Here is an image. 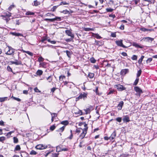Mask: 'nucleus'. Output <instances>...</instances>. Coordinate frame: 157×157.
Here are the masks:
<instances>
[{
	"label": "nucleus",
	"mask_w": 157,
	"mask_h": 157,
	"mask_svg": "<svg viewBox=\"0 0 157 157\" xmlns=\"http://www.w3.org/2000/svg\"><path fill=\"white\" fill-rule=\"evenodd\" d=\"M51 115L52 116V117H53V118H54L55 117H56L57 116V114L56 113H52L50 112Z\"/></svg>",
	"instance_id": "obj_37"
},
{
	"label": "nucleus",
	"mask_w": 157,
	"mask_h": 157,
	"mask_svg": "<svg viewBox=\"0 0 157 157\" xmlns=\"http://www.w3.org/2000/svg\"><path fill=\"white\" fill-rule=\"evenodd\" d=\"M46 15L47 16H50L51 17L52 16H55L54 14H53V13H47L46 14Z\"/></svg>",
	"instance_id": "obj_40"
},
{
	"label": "nucleus",
	"mask_w": 157,
	"mask_h": 157,
	"mask_svg": "<svg viewBox=\"0 0 157 157\" xmlns=\"http://www.w3.org/2000/svg\"><path fill=\"white\" fill-rule=\"evenodd\" d=\"M114 86L119 91H122L125 90L126 88L120 84H117Z\"/></svg>",
	"instance_id": "obj_4"
},
{
	"label": "nucleus",
	"mask_w": 157,
	"mask_h": 157,
	"mask_svg": "<svg viewBox=\"0 0 157 157\" xmlns=\"http://www.w3.org/2000/svg\"><path fill=\"white\" fill-rule=\"evenodd\" d=\"M43 74V71L41 70H38L36 72V74L38 75H40Z\"/></svg>",
	"instance_id": "obj_24"
},
{
	"label": "nucleus",
	"mask_w": 157,
	"mask_h": 157,
	"mask_svg": "<svg viewBox=\"0 0 157 157\" xmlns=\"http://www.w3.org/2000/svg\"><path fill=\"white\" fill-rule=\"evenodd\" d=\"M34 91L36 92H40V91L39 90L37 87H36L34 89Z\"/></svg>",
	"instance_id": "obj_55"
},
{
	"label": "nucleus",
	"mask_w": 157,
	"mask_h": 157,
	"mask_svg": "<svg viewBox=\"0 0 157 157\" xmlns=\"http://www.w3.org/2000/svg\"><path fill=\"white\" fill-rule=\"evenodd\" d=\"M90 61L92 63H94L96 62V60L93 57L91 58L90 59Z\"/></svg>",
	"instance_id": "obj_30"
},
{
	"label": "nucleus",
	"mask_w": 157,
	"mask_h": 157,
	"mask_svg": "<svg viewBox=\"0 0 157 157\" xmlns=\"http://www.w3.org/2000/svg\"><path fill=\"white\" fill-rule=\"evenodd\" d=\"M113 9L110 8H107L106 10L108 12H111L113 11Z\"/></svg>",
	"instance_id": "obj_52"
},
{
	"label": "nucleus",
	"mask_w": 157,
	"mask_h": 157,
	"mask_svg": "<svg viewBox=\"0 0 157 157\" xmlns=\"http://www.w3.org/2000/svg\"><path fill=\"white\" fill-rule=\"evenodd\" d=\"M140 30H141L144 32L147 31V29L145 28H141L140 29Z\"/></svg>",
	"instance_id": "obj_48"
},
{
	"label": "nucleus",
	"mask_w": 157,
	"mask_h": 157,
	"mask_svg": "<svg viewBox=\"0 0 157 157\" xmlns=\"http://www.w3.org/2000/svg\"><path fill=\"white\" fill-rule=\"evenodd\" d=\"M66 33L69 36H71L72 38H74V35L72 34L71 32L69 30H66L65 31Z\"/></svg>",
	"instance_id": "obj_9"
},
{
	"label": "nucleus",
	"mask_w": 157,
	"mask_h": 157,
	"mask_svg": "<svg viewBox=\"0 0 157 157\" xmlns=\"http://www.w3.org/2000/svg\"><path fill=\"white\" fill-rule=\"evenodd\" d=\"M61 124L65 125L64 126L67 125L68 124V122L67 121H63L61 122Z\"/></svg>",
	"instance_id": "obj_25"
},
{
	"label": "nucleus",
	"mask_w": 157,
	"mask_h": 157,
	"mask_svg": "<svg viewBox=\"0 0 157 157\" xmlns=\"http://www.w3.org/2000/svg\"><path fill=\"white\" fill-rule=\"evenodd\" d=\"M133 2L135 3V5H137L138 3L139 2V0H134Z\"/></svg>",
	"instance_id": "obj_63"
},
{
	"label": "nucleus",
	"mask_w": 157,
	"mask_h": 157,
	"mask_svg": "<svg viewBox=\"0 0 157 157\" xmlns=\"http://www.w3.org/2000/svg\"><path fill=\"white\" fill-rule=\"evenodd\" d=\"M44 59L41 56H40L38 58V61L39 62L43 61Z\"/></svg>",
	"instance_id": "obj_32"
},
{
	"label": "nucleus",
	"mask_w": 157,
	"mask_h": 157,
	"mask_svg": "<svg viewBox=\"0 0 157 157\" xmlns=\"http://www.w3.org/2000/svg\"><path fill=\"white\" fill-rule=\"evenodd\" d=\"M121 55L124 56H127V54L125 52H123L121 53Z\"/></svg>",
	"instance_id": "obj_56"
},
{
	"label": "nucleus",
	"mask_w": 157,
	"mask_h": 157,
	"mask_svg": "<svg viewBox=\"0 0 157 157\" xmlns=\"http://www.w3.org/2000/svg\"><path fill=\"white\" fill-rule=\"evenodd\" d=\"M47 147V146L42 144H40L36 146V148L38 149L42 150L45 149Z\"/></svg>",
	"instance_id": "obj_6"
},
{
	"label": "nucleus",
	"mask_w": 157,
	"mask_h": 157,
	"mask_svg": "<svg viewBox=\"0 0 157 157\" xmlns=\"http://www.w3.org/2000/svg\"><path fill=\"white\" fill-rule=\"evenodd\" d=\"M40 4V2L37 0H35L34 1L33 4V5L35 6H37L39 5Z\"/></svg>",
	"instance_id": "obj_18"
},
{
	"label": "nucleus",
	"mask_w": 157,
	"mask_h": 157,
	"mask_svg": "<svg viewBox=\"0 0 157 157\" xmlns=\"http://www.w3.org/2000/svg\"><path fill=\"white\" fill-rule=\"evenodd\" d=\"M20 149H21V148H20V146L19 145H17L16 147L15 148V150L16 151H18V150H20Z\"/></svg>",
	"instance_id": "obj_44"
},
{
	"label": "nucleus",
	"mask_w": 157,
	"mask_h": 157,
	"mask_svg": "<svg viewBox=\"0 0 157 157\" xmlns=\"http://www.w3.org/2000/svg\"><path fill=\"white\" fill-rule=\"evenodd\" d=\"M36 152L33 150H32L30 153V154L31 155H36Z\"/></svg>",
	"instance_id": "obj_33"
},
{
	"label": "nucleus",
	"mask_w": 157,
	"mask_h": 157,
	"mask_svg": "<svg viewBox=\"0 0 157 157\" xmlns=\"http://www.w3.org/2000/svg\"><path fill=\"white\" fill-rule=\"evenodd\" d=\"M11 63L13 64H15L16 65H21V61H17L16 60L15 61H11Z\"/></svg>",
	"instance_id": "obj_14"
},
{
	"label": "nucleus",
	"mask_w": 157,
	"mask_h": 157,
	"mask_svg": "<svg viewBox=\"0 0 157 157\" xmlns=\"http://www.w3.org/2000/svg\"><path fill=\"white\" fill-rule=\"evenodd\" d=\"M44 20L46 21H49L51 22H53L54 21V18L52 19H48V18H45L44 19Z\"/></svg>",
	"instance_id": "obj_34"
},
{
	"label": "nucleus",
	"mask_w": 157,
	"mask_h": 157,
	"mask_svg": "<svg viewBox=\"0 0 157 157\" xmlns=\"http://www.w3.org/2000/svg\"><path fill=\"white\" fill-rule=\"evenodd\" d=\"M65 127V126H63L62 127L60 128L58 130V131H59V132H63V131L64 130Z\"/></svg>",
	"instance_id": "obj_29"
},
{
	"label": "nucleus",
	"mask_w": 157,
	"mask_h": 157,
	"mask_svg": "<svg viewBox=\"0 0 157 157\" xmlns=\"http://www.w3.org/2000/svg\"><path fill=\"white\" fill-rule=\"evenodd\" d=\"M14 131H12L10 132H8V133H7L6 134V136L8 137H9L10 136L11 134L13 133H14Z\"/></svg>",
	"instance_id": "obj_27"
},
{
	"label": "nucleus",
	"mask_w": 157,
	"mask_h": 157,
	"mask_svg": "<svg viewBox=\"0 0 157 157\" xmlns=\"http://www.w3.org/2000/svg\"><path fill=\"white\" fill-rule=\"evenodd\" d=\"M116 120L117 121L121 122V121L122 118L121 117H118L117 118Z\"/></svg>",
	"instance_id": "obj_45"
},
{
	"label": "nucleus",
	"mask_w": 157,
	"mask_h": 157,
	"mask_svg": "<svg viewBox=\"0 0 157 157\" xmlns=\"http://www.w3.org/2000/svg\"><path fill=\"white\" fill-rule=\"evenodd\" d=\"M54 18V21H61V20L60 17H56L55 18Z\"/></svg>",
	"instance_id": "obj_43"
},
{
	"label": "nucleus",
	"mask_w": 157,
	"mask_h": 157,
	"mask_svg": "<svg viewBox=\"0 0 157 157\" xmlns=\"http://www.w3.org/2000/svg\"><path fill=\"white\" fill-rule=\"evenodd\" d=\"M119 157H128L125 155H121Z\"/></svg>",
	"instance_id": "obj_64"
},
{
	"label": "nucleus",
	"mask_w": 157,
	"mask_h": 157,
	"mask_svg": "<svg viewBox=\"0 0 157 157\" xmlns=\"http://www.w3.org/2000/svg\"><path fill=\"white\" fill-rule=\"evenodd\" d=\"M120 29L121 30H123L124 29V25H122L120 27Z\"/></svg>",
	"instance_id": "obj_59"
},
{
	"label": "nucleus",
	"mask_w": 157,
	"mask_h": 157,
	"mask_svg": "<svg viewBox=\"0 0 157 157\" xmlns=\"http://www.w3.org/2000/svg\"><path fill=\"white\" fill-rule=\"evenodd\" d=\"M46 79L49 82H51L52 80V75H50L47 77Z\"/></svg>",
	"instance_id": "obj_19"
},
{
	"label": "nucleus",
	"mask_w": 157,
	"mask_h": 157,
	"mask_svg": "<svg viewBox=\"0 0 157 157\" xmlns=\"http://www.w3.org/2000/svg\"><path fill=\"white\" fill-rule=\"evenodd\" d=\"M73 136V134H71V135H70V136L69 137H68L67 138L69 139L70 140H71V139L72 138Z\"/></svg>",
	"instance_id": "obj_61"
},
{
	"label": "nucleus",
	"mask_w": 157,
	"mask_h": 157,
	"mask_svg": "<svg viewBox=\"0 0 157 157\" xmlns=\"http://www.w3.org/2000/svg\"><path fill=\"white\" fill-rule=\"evenodd\" d=\"M123 121L124 122H128L130 121L129 117L127 116H125L123 119Z\"/></svg>",
	"instance_id": "obj_12"
},
{
	"label": "nucleus",
	"mask_w": 157,
	"mask_h": 157,
	"mask_svg": "<svg viewBox=\"0 0 157 157\" xmlns=\"http://www.w3.org/2000/svg\"><path fill=\"white\" fill-rule=\"evenodd\" d=\"M13 98L15 100H16L18 101H21V100L18 98H16L15 97H13Z\"/></svg>",
	"instance_id": "obj_62"
},
{
	"label": "nucleus",
	"mask_w": 157,
	"mask_h": 157,
	"mask_svg": "<svg viewBox=\"0 0 157 157\" xmlns=\"http://www.w3.org/2000/svg\"><path fill=\"white\" fill-rule=\"evenodd\" d=\"M141 72L142 71L141 70H140L138 71L136 75L137 78H139V77L140 76L141 74Z\"/></svg>",
	"instance_id": "obj_28"
},
{
	"label": "nucleus",
	"mask_w": 157,
	"mask_h": 157,
	"mask_svg": "<svg viewBox=\"0 0 157 157\" xmlns=\"http://www.w3.org/2000/svg\"><path fill=\"white\" fill-rule=\"evenodd\" d=\"M46 40L47 38L46 37H43L41 40V41L42 42H44Z\"/></svg>",
	"instance_id": "obj_60"
},
{
	"label": "nucleus",
	"mask_w": 157,
	"mask_h": 157,
	"mask_svg": "<svg viewBox=\"0 0 157 157\" xmlns=\"http://www.w3.org/2000/svg\"><path fill=\"white\" fill-rule=\"evenodd\" d=\"M13 142L15 143H17L18 142V139L16 137H14L13 138Z\"/></svg>",
	"instance_id": "obj_35"
},
{
	"label": "nucleus",
	"mask_w": 157,
	"mask_h": 157,
	"mask_svg": "<svg viewBox=\"0 0 157 157\" xmlns=\"http://www.w3.org/2000/svg\"><path fill=\"white\" fill-rule=\"evenodd\" d=\"M8 50L6 53V54L7 55H12L13 54L14 52V50L11 47L8 46Z\"/></svg>",
	"instance_id": "obj_2"
},
{
	"label": "nucleus",
	"mask_w": 157,
	"mask_h": 157,
	"mask_svg": "<svg viewBox=\"0 0 157 157\" xmlns=\"http://www.w3.org/2000/svg\"><path fill=\"white\" fill-rule=\"evenodd\" d=\"M129 72V70L128 69H122L121 71V74L122 75H124Z\"/></svg>",
	"instance_id": "obj_10"
},
{
	"label": "nucleus",
	"mask_w": 157,
	"mask_h": 157,
	"mask_svg": "<svg viewBox=\"0 0 157 157\" xmlns=\"http://www.w3.org/2000/svg\"><path fill=\"white\" fill-rule=\"evenodd\" d=\"M8 99V97H5L0 98V101L1 102H4V101L7 100Z\"/></svg>",
	"instance_id": "obj_23"
},
{
	"label": "nucleus",
	"mask_w": 157,
	"mask_h": 157,
	"mask_svg": "<svg viewBox=\"0 0 157 157\" xmlns=\"http://www.w3.org/2000/svg\"><path fill=\"white\" fill-rule=\"evenodd\" d=\"M94 74L93 73H89L88 75V77L90 78H92L94 76Z\"/></svg>",
	"instance_id": "obj_22"
},
{
	"label": "nucleus",
	"mask_w": 157,
	"mask_h": 157,
	"mask_svg": "<svg viewBox=\"0 0 157 157\" xmlns=\"http://www.w3.org/2000/svg\"><path fill=\"white\" fill-rule=\"evenodd\" d=\"M87 94L85 93L81 94L78 97L76 98V101H77L79 99H82V98L84 99H85L87 98Z\"/></svg>",
	"instance_id": "obj_3"
},
{
	"label": "nucleus",
	"mask_w": 157,
	"mask_h": 157,
	"mask_svg": "<svg viewBox=\"0 0 157 157\" xmlns=\"http://www.w3.org/2000/svg\"><path fill=\"white\" fill-rule=\"evenodd\" d=\"M132 45L136 48H143V47L140 46L137 43L135 42H133L132 44Z\"/></svg>",
	"instance_id": "obj_15"
},
{
	"label": "nucleus",
	"mask_w": 157,
	"mask_h": 157,
	"mask_svg": "<svg viewBox=\"0 0 157 157\" xmlns=\"http://www.w3.org/2000/svg\"><path fill=\"white\" fill-rule=\"evenodd\" d=\"M152 60V59L151 58H150L148 59L147 60V63H150Z\"/></svg>",
	"instance_id": "obj_58"
},
{
	"label": "nucleus",
	"mask_w": 157,
	"mask_h": 157,
	"mask_svg": "<svg viewBox=\"0 0 157 157\" xmlns=\"http://www.w3.org/2000/svg\"><path fill=\"white\" fill-rule=\"evenodd\" d=\"M84 30L85 31H93V29L92 28H84Z\"/></svg>",
	"instance_id": "obj_31"
},
{
	"label": "nucleus",
	"mask_w": 157,
	"mask_h": 157,
	"mask_svg": "<svg viewBox=\"0 0 157 157\" xmlns=\"http://www.w3.org/2000/svg\"><path fill=\"white\" fill-rule=\"evenodd\" d=\"M11 34L13 35L18 36H22V35L21 34V33H19L13 32V33H11Z\"/></svg>",
	"instance_id": "obj_16"
},
{
	"label": "nucleus",
	"mask_w": 157,
	"mask_h": 157,
	"mask_svg": "<svg viewBox=\"0 0 157 157\" xmlns=\"http://www.w3.org/2000/svg\"><path fill=\"white\" fill-rule=\"evenodd\" d=\"M139 80V78H137L134 83V85H136L137 84V83L138 82Z\"/></svg>",
	"instance_id": "obj_38"
},
{
	"label": "nucleus",
	"mask_w": 157,
	"mask_h": 157,
	"mask_svg": "<svg viewBox=\"0 0 157 157\" xmlns=\"http://www.w3.org/2000/svg\"><path fill=\"white\" fill-rule=\"evenodd\" d=\"M124 103L122 101H121L119 102L117 106L118 109L119 110H120L122 109V107L124 105Z\"/></svg>",
	"instance_id": "obj_11"
},
{
	"label": "nucleus",
	"mask_w": 157,
	"mask_h": 157,
	"mask_svg": "<svg viewBox=\"0 0 157 157\" xmlns=\"http://www.w3.org/2000/svg\"><path fill=\"white\" fill-rule=\"evenodd\" d=\"M21 51H22L23 52L26 53L31 56H32L33 55V54L29 51H25L22 49Z\"/></svg>",
	"instance_id": "obj_17"
},
{
	"label": "nucleus",
	"mask_w": 157,
	"mask_h": 157,
	"mask_svg": "<svg viewBox=\"0 0 157 157\" xmlns=\"http://www.w3.org/2000/svg\"><path fill=\"white\" fill-rule=\"evenodd\" d=\"M131 59L133 60H136L137 59V56L136 55H133Z\"/></svg>",
	"instance_id": "obj_42"
},
{
	"label": "nucleus",
	"mask_w": 157,
	"mask_h": 157,
	"mask_svg": "<svg viewBox=\"0 0 157 157\" xmlns=\"http://www.w3.org/2000/svg\"><path fill=\"white\" fill-rule=\"evenodd\" d=\"M134 89L136 92L138 93L139 96H140L141 94L143 93L140 88L137 86L134 87Z\"/></svg>",
	"instance_id": "obj_7"
},
{
	"label": "nucleus",
	"mask_w": 157,
	"mask_h": 157,
	"mask_svg": "<svg viewBox=\"0 0 157 157\" xmlns=\"http://www.w3.org/2000/svg\"><path fill=\"white\" fill-rule=\"evenodd\" d=\"M75 113L79 114L80 115H82V111H81L80 110H79L77 113Z\"/></svg>",
	"instance_id": "obj_57"
},
{
	"label": "nucleus",
	"mask_w": 157,
	"mask_h": 157,
	"mask_svg": "<svg viewBox=\"0 0 157 157\" xmlns=\"http://www.w3.org/2000/svg\"><path fill=\"white\" fill-rule=\"evenodd\" d=\"M15 7V6L13 5H12L10 6L8 8V10L9 11H10L12 8Z\"/></svg>",
	"instance_id": "obj_46"
},
{
	"label": "nucleus",
	"mask_w": 157,
	"mask_h": 157,
	"mask_svg": "<svg viewBox=\"0 0 157 157\" xmlns=\"http://www.w3.org/2000/svg\"><path fill=\"white\" fill-rule=\"evenodd\" d=\"M87 128H84L82 129V132L80 135L79 138L82 139L85 137L86 134L87 133Z\"/></svg>",
	"instance_id": "obj_1"
},
{
	"label": "nucleus",
	"mask_w": 157,
	"mask_h": 157,
	"mask_svg": "<svg viewBox=\"0 0 157 157\" xmlns=\"http://www.w3.org/2000/svg\"><path fill=\"white\" fill-rule=\"evenodd\" d=\"M111 36L112 37H116V33H112L111 34Z\"/></svg>",
	"instance_id": "obj_53"
},
{
	"label": "nucleus",
	"mask_w": 157,
	"mask_h": 157,
	"mask_svg": "<svg viewBox=\"0 0 157 157\" xmlns=\"http://www.w3.org/2000/svg\"><path fill=\"white\" fill-rule=\"evenodd\" d=\"M5 139V137L4 136H2L0 137V141L2 142L4 141Z\"/></svg>",
	"instance_id": "obj_50"
},
{
	"label": "nucleus",
	"mask_w": 157,
	"mask_h": 157,
	"mask_svg": "<svg viewBox=\"0 0 157 157\" xmlns=\"http://www.w3.org/2000/svg\"><path fill=\"white\" fill-rule=\"evenodd\" d=\"M116 136V132L115 131L113 132L111 136H110V140H112Z\"/></svg>",
	"instance_id": "obj_13"
},
{
	"label": "nucleus",
	"mask_w": 157,
	"mask_h": 157,
	"mask_svg": "<svg viewBox=\"0 0 157 157\" xmlns=\"http://www.w3.org/2000/svg\"><path fill=\"white\" fill-rule=\"evenodd\" d=\"M7 70L9 71H12V70L10 67L9 66H8L7 67Z\"/></svg>",
	"instance_id": "obj_51"
},
{
	"label": "nucleus",
	"mask_w": 157,
	"mask_h": 157,
	"mask_svg": "<svg viewBox=\"0 0 157 157\" xmlns=\"http://www.w3.org/2000/svg\"><path fill=\"white\" fill-rule=\"evenodd\" d=\"M40 66L42 67H44L46 65V63L45 62L40 63Z\"/></svg>",
	"instance_id": "obj_36"
},
{
	"label": "nucleus",
	"mask_w": 157,
	"mask_h": 157,
	"mask_svg": "<svg viewBox=\"0 0 157 157\" xmlns=\"http://www.w3.org/2000/svg\"><path fill=\"white\" fill-rule=\"evenodd\" d=\"M100 42L99 41H98L95 40V43H96V44L97 45H102V42H101L100 44H99V43Z\"/></svg>",
	"instance_id": "obj_49"
},
{
	"label": "nucleus",
	"mask_w": 157,
	"mask_h": 157,
	"mask_svg": "<svg viewBox=\"0 0 157 157\" xmlns=\"http://www.w3.org/2000/svg\"><path fill=\"white\" fill-rule=\"evenodd\" d=\"M59 154L54 153L52 155V157H58Z\"/></svg>",
	"instance_id": "obj_54"
},
{
	"label": "nucleus",
	"mask_w": 157,
	"mask_h": 157,
	"mask_svg": "<svg viewBox=\"0 0 157 157\" xmlns=\"http://www.w3.org/2000/svg\"><path fill=\"white\" fill-rule=\"evenodd\" d=\"M62 147L60 146H57L56 147V151L57 152H59L61 151Z\"/></svg>",
	"instance_id": "obj_21"
},
{
	"label": "nucleus",
	"mask_w": 157,
	"mask_h": 157,
	"mask_svg": "<svg viewBox=\"0 0 157 157\" xmlns=\"http://www.w3.org/2000/svg\"><path fill=\"white\" fill-rule=\"evenodd\" d=\"M66 53L67 55L69 58H70L71 57V53L70 51L66 50L65 52Z\"/></svg>",
	"instance_id": "obj_20"
},
{
	"label": "nucleus",
	"mask_w": 157,
	"mask_h": 157,
	"mask_svg": "<svg viewBox=\"0 0 157 157\" xmlns=\"http://www.w3.org/2000/svg\"><path fill=\"white\" fill-rule=\"evenodd\" d=\"M56 128V126L54 125L51 126L50 127V129L52 131L53 130Z\"/></svg>",
	"instance_id": "obj_47"
},
{
	"label": "nucleus",
	"mask_w": 157,
	"mask_h": 157,
	"mask_svg": "<svg viewBox=\"0 0 157 157\" xmlns=\"http://www.w3.org/2000/svg\"><path fill=\"white\" fill-rule=\"evenodd\" d=\"M94 36L95 37L98 39H99L101 38V37L98 34H95Z\"/></svg>",
	"instance_id": "obj_41"
},
{
	"label": "nucleus",
	"mask_w": 157,
	"mask_h": 157,
	"mask_svg": "<svg viewBox=\"0 0 157 157\" xmlns=\"http://www.w3.org/2000/svg\"><path fill=\"white\" fill-rule=\"evenodd\" d=\"M25 14L27 15H34V13L29 11L26 12Z\"/></svg>",
	"instance_id": "obj_26"
},
{
	"label": "nucleus",
	"mask_w": 157,
	"mask_h": 157,
	"mask_svg": "<svg viewBox=\"0 0 157 157\" xmlns=\"http://www.w3.org/2000/svg\"><path fill=\"white\" fill-rule=\"evenodd\" d=\"M116 43L118 46L124 48H127V47L125 46L123 44L122 40H117L116 41Z\"/></svg>",
	"instance_id": "obj_5"
},
{
	"label": "nucleus",
	"mask_w": 157,
	"mask_h": 157,
	"mask_svg": "<svg viewBox=\"0 0 157 157\" xmlns=\"http://www.w3.org/2000/svg\"><path fill=\"white\" fill-rule=\"evenodd\" d=\"M82 129H82L81 128H78V129H76V133L79 134L81 132V130H82Z\"/></svg>",
	"instance_id": "obj_39"
},
{
	"label": "nucleus",
	"mask_w": 157,
	"mask_h": 157,
	"mask_svg": "<svg viewBox=\"0 0 157 157\" xmlns=\"http://www.w3.org/2000/svg\"><path fill=\"white\" fill-rule=\"evenodd\" d=\"M153 39L150 37H146L143 38L141 40H143L145 41H149V42H151L153 40Z\"/></svg>",
	"instance_id": "obj_8"
}]
</instances>
